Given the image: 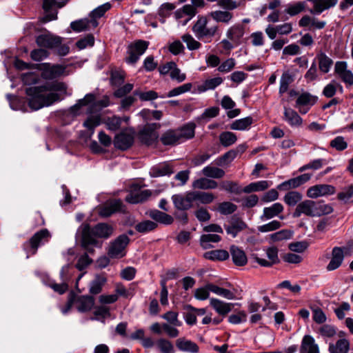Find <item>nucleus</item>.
Returning <instances> with one entry per match:
<instances>
[{
  "label": "nucleus",
  "instance_id": "obj_10",
  "mask_svg": "<svg viewBox=\"0 0 353 353\" xmlns=\"http://www.w3.org/2000/svg\"><path fill=\"white\" fill-rule=\"evenodd\" d=\"M348 253L347 247H334L332 250V257L326 267L327 271H333L338 269L342 264L345 254Z\"/></svg>",
  "mask_w": 353,
  "mask_h": 353
},
{
  "label": "nucleus",
  "instance_id": "obj_4",
  "mask_svg": "<svg viewBox=\"0 0 353 353\" xmlns=\"http://www.w3.org/2000/svg\"><path fill=\"white\" fill-rule=\"evenodd\" d=\"M50 234L47 229H42L36 232L29 240L23 244L25 250L32 255L37 252L39 246L48 241Z\"/></svg>",
  "mask_w": 353,
  "mask_h": 353
},
{
  "label": "nucleus",
  "instance_id": "obj_38",
  "mask_svg": "<svg viewBox=\"0 0 353 353\" xmlns=\"http://www.w3.org/2000/svg\"><path fill=\"white\" fill-rule=\"evenodd\" d=\"M271 185L272 183H270L268 181H260L250 183L244 187L242 191L247 194L254 192L263 191L268 189Z\"/></svg>",
  "mask_w": 353,
  "mask_h": 353
},
{
  "label": "nucleus",
  "instance_id": "obj_34",
  "mask_svg": "<svg viewBox=\"0 0 353 353\" xmlns=\"http://www.w3.org/2000/svg\"><path fill=\"white\" fill-rule=\"evenodd\" d=\"M217 186L218 183L216 181L206 176L198 179L192 183V187L195 189L211 190L216 188Z\"/></svg>",
  "mask_w": 353,
  "mask_h": 353
},
{
  "label": "nucleus",
  "instance_id": "obj_45",
  "mask_svg": "<svg viewBox=\"0 0 353 353\" xmlns=\"http://www.w3.org/2000/svg\"><path fill=\"white\" fill-rule=\"evenodd\" d=\"M316 100L317 98L310 93H303L297 98L296 107L313 105L316 102Z\"/></svg>",
  "mask_w": 353,
  "mask_h": 353
},
{
  "label": "nucleus",
  "instance_id": "obj_49",
  "mask_svg": "<svg viewBox=\"0 0 353 353\" xmlns=\"http://www.w3.org/2000/svg\"><path fill=\"white\" fill-rule=\"evenodd\" d=\"M101 122V118L99 114L90 115L83 122V126L90 130L91 134H93L94 128L99 126Z\"/></svg>",
  "mask_w": 353,
  "mask_h": 353
},
{
  "label": "nucleus",
  "instance_id": "obj_51",
  "mask_svg": "<svg viewBox=\"0 0 353 353\" xmlns=\"http://www.w3.org/2000/svg\"><path fill=\"white\" fill-rule=\"evenodd\" d=\"M221 241V236L218 234H208L201 236V245L203 249H209L212 246L210 243H217Z\"/></svg>",
  "mask_w": 353,
  "mask_h": 353
},
{
  "label": "nucleus",
  "instance_id": "obj_21",
  "mask_svg": "<svg viewBox=\"0 0 353 353\" xmlns=\"http://www.w3.org/2000/svg\"><path fill=\"white\" fill-rule=\"evenodd\" d=\"M313 3V9L310 10L312 14H321L324 10L334 7L338 0H307Z\"/></svg>",
  "mask_w": 353,
  "mask_h": 353
},
{
  "label": "nucleus",
  "instance_id": "obj_11",
  "mask_svg": "<svg viewBox=\"0 0 353 353\" xmlns=\"http://www.w3.org/2000/svg\"><path fill=\"white\" fill-rule=\"evenodd\" d=\"M152 195L150 190H141L138 185H133L130 192L126 196L125 201L136 204L146 201Z\"/></svg>",
  "mask_w": 353,
  "mask_h": 353
},
{
  "label": "nucleus",
  "instance_id": "obj_61",
  "mask_svg": "<svg viewBox=\"0 0 353 353\" xmlns=\"http://www.w3.org/2000/svg\"><path fill=\"white\" fill-rule=\"evenodd\" d=\"M162 318L166 320L170 325L173 326L179 327L182 324L178 319V313L173 311H169L165 313L162 315Z\"/></svg>",
  "mask_w": 353,
  "mask_h": 353
},
{
  "label": "nucleus",
  "instance_id": "obj_54",
  "mask_svg": "<svg viewBox=\"0 0 353 353\" xmlns=\"http://www.w3.org/2000/svg\"><path fill=\"white\" fill-rule=\"evenodd\" d=\"M157 346L161 353H174L172 343L165 339H160L157 341Z\"/></svg>",
  "mask_w": 353,
  "mask_h": 353
},
{
  "label": "nucleus",
  "instance_id": "obj_50",
  "mask_svg": "<svg viewBox=\"0 0 353 353\" xmlns=\"http://www.w3.org/2000/svg\"><path fill=\"white\" fill-rule=\"evenodd\" d=\"M236 140V136L231 132H223L219 135V141L224 147H229L233 145Z\"/></svg>",
  "mask_w": 353,
  "mask_h": 353
},
{
  "label": "nucleus",
  "instance_id": "obj_44",
  "mask_svg": "<svg viewBox=\"0 0 353 353\" xmlns=\"http://www.w3.org/2000/svg\"><path fill=\"white\" fill-rule=\"evenodd\" d=\"M194 202L199 201L201 204L211 203L215 196L212 193L206 192H193Z\"/></svg>",
  "mask_w": 353,
  "mask_h": 353
},
{
  "label": "nucleus",
  "instance_id": "obj_13",
  "mask_svg": "<svg viewBox=\"0 0 353 353\" xmlns=\"http://www.w3.org/2000/svg\"><path fill=\"white\" fill-rule=\"evenodd\" d=\"M315 201L312 200H304L300 202L296 207L292 216L299 218L302 214L309 217H315Z\"/></svg>",
  "mask_w": 353,
  "mask_h": 353
},
{
  "label": "nucleus",
  "instance_id": "obj_6",
  "mask_svg": "<svg viewBox=\"0 0 353 353\" xmlns=\"http://www.w3.org/2000/svg\"><path fill=\"white\" fill-rule=\"evenodd\" d=\"M41 71V77L44 79L52 80L58 78L65 73V67L62 65H52L49 63H43L39 68Z\"/></svg>",
  "mask_w": 353,
  "mask_h": 353
},
{
  "label": "nucleus",
  "instance_id": "obj_59",
  "mask_svg": "<svg viewBox=\"0 0 353 353\" xmlns=\"http://www.w3.org/2000/svg\"><path fill=\"white\" fill-rule=\"evenodd\" d=\"M259 201V199L256 194H250L241 199V205L243 208H252L256 206Z\"/></svg>",
  "mask_w": 353,
  "mask_h": 353
},
{
  "label": "nucleus",
  "instance_id": "obj_18",
  "mask_svg": "<svg viewBox=\"0 0 353 353\" xmlns=\"http://www.w3.org/2000/svg\"><path fill=\"white\" fill-rule=\"evenodd\" d=\"M334 70L345 84L348 85H353V73L351 70H347V65L345 61H337L335 63Z\"/></svg>",
  "mask_w": 353,
  "mask_h": 353
},
{
  "label": "nucleus",
  "instance_id": "obj_48",
  "mask_svg": "<svg viewBox=\"0 0 353 353\" xmlns=\"http://www.w3.org/2000/svg\"><path fill=\"white\" fill-rule=\"evenodd\" d=\"M253 122V119L251 117H247L243 119H238L234 121L230 128L234 130H244L247 129Z\"/></svg>",
  "mask_w": 353,
  "mask_h": 353
},
{
  "label": "nucleus",
  "instance_id": "obj_5",
  "mask_svg": "<svg viewBox=\"0 0 353 353\" xmlns=\"http://www.w3.org/2000/svg\"><path fill=\"white\" fill-rule=\"evenodd\" d=\"M130 239L125 234L119 236L111 243L108 249V256L112 259L122 258L125 255V248Z\"/></svg>",
  "mask_w": 353,
  "mask_h": 353
},
{
  "label": "nucleus",
  "instance_id": "obj_16",
  "mask_svg": "<svg viewBox=\"0 0 353 353\" xmlns=\"http://www.w3.org/2000/svg\"><path fill=\"white\" fill-rule=\"evenodd\" d=\"M311 178V174L306 173L296 177L285 181L277 186V189L281 191H288L295 189L307 182Z\"/></svg>",
  "mask_w": 353,
  "mask_h": 353
},
{
  "label": "nucleus",
  "instance_id": "obj_25",
  "mask_svg": "<svg viewBox=\"0 0 353 353\" xmlns=\"http://www.w3.org/2000/svg\"><path fill=\"white\" fill-rule=\"evenodd\" d=\"M316 60H317L316 64L318 63L319 69L323 74L328 73L334 63L333 60L322 51L316 54Z\"/></svg>",
  "mask_w": 353,
  "mask_h": 353
},
{
  "label": "nucleus",
  "instance_id": "obj_3",
  "mask_svg": "<svg viewBox=\"0 0 353 353\" xmlns=\"http://www.w3.org/2000/svg\"><path fill=\"white\" fill-rule=\"evenodd\" d=\"M208 22L207 17L201 16L199 17L196 22L193 26L192 31L199 39H211L216 34L218 26L208 27Z\"/></svg>",
  "mask_w": 353,
  "mask_h": 353
},
{
  "label": "nucleus",
  "instance_id": "obj_7",
  "mask_svg": "<svg viewBox=\"0 0 353 353\" xmlns=\"http://www.w3.org/2000/svg\"><path fill=\"white\" fill-rule=\"evenodd\" d=\"M35 41L39 47L54 49L61 44L62 38L46 31L38 35L36 37Z\"/></svg>",
  "mask_w": 353,
  "mask_h": 353
},
{
  "label": "nucleus",
  "instance_id": "obj_22",
  "mask_svg": "<svg viewBox=\"0 0 353 353\" xmlns=\"http://www.w3.org/2000/svg\"><path fill=\"white\" fill-rule=\"evenodd\" d=\"M245 33L244 26L240 23L231 26L226 32L227 37L235 45L241 43V39Z\"/></svg>",
  "mask_w": 353,
  "mask_h": 353
},
{
  "label": "nucleus",
  "instance_id": "obj_1",
  "mask_svg": "<svg viewBox=\"0 0 353 353\" xmlns=\"http://www.w3.org/2000/svg\"><path fill=\"white\" fill-rule=\"evenodd\" d=\"M67 86L63 82H47L39 86L30 87L26 92L29 97L28 105L33 110L50 106L62 100L61 94H66Z\"/></svg>",
  "mask_w": 353,
  "mask_h": 353
},
{
  "label": "nucleus",
  "instance_id": "obj_19",
  "mask_svg": "<svg viewBox=\"0 0 353 353\" xmlns=\"http://www.w3.org/2000/svg\"><path fill=\"white\" fill-rule=\"evenodd\" d=\"M247 228L246 223L236 215L232 216L229 221V225H225V228L228 234L233 237L236 236L239 232Z\"/></svg>",
  "mask_w": 353,
  "mask_h": 353
},
{
  "label": "nucleus",
  "instance_id": "obj_30",
  "mask_svg": "<svg viewBox=\"0 0 353 353\" xmlns=\"http://www.w3.org/2000/svg\"><path fill=\"white\" fill-rule=\"evenodd\" d=\"M176 346L180 351L190 353H198L199 350L196 343L183 337L176 339Z\"/></svg>",
  "mask_w": 353,
  "mask_h": 353
},
{
  "label": "nucleus",
  "instance_id": "obj_41",
  "mask_svg": "<svg viewBox=\"0 0 353 353\" xmlns=\"http://www.w3.org/2000/svg\"><path fill=\"white\" fill-rule=\"evenodd\" d=\"M229 253L225 250H215L203 254V257L211 261H225L229 258Z\"/></svg>",
  "mask_w": 353,
  "mask_h": 353
},
{
  "label": "nucleus",
  "instance_id": "obj_36",
  "mask_svg": "<svg viewBox=\"0 0 353 353\" xmlns=\"http://www.w3.org/2000/svg\"><path fill=\"white\" fill-rule=\"evenodd\" d=\"M149 216L153 220L165 225L172 224L174 221V219L172 216L158 210H151Z\"/></svg>",
  "mask_w": 353,
  "mask_h": 353
},
{
  "label": "nucleus",
  "instance_id": "obj_17",
  "mask_svg": "<svg viewBox=\"0 0 353 353\" xmlns=\"http://www.w3.org/2000/svg\"><path fill=\"white\" fill-rule=\"evenodd\" d=\"M157 128L158 125L157 123H149L145 125L139 134V137L141 141L146 145L152 144L158 137L156 132V129Z\"/></svg>",
  "mask_w": 353,
  "mask_h": 353
},
{
  "label": "nucleus",
  "instance_id": "obj_33",
  "mask_svg": "<svg viewBox=\"0 0 353 353\" xmlns=\"http://www.w3.org/2000/svg\"><path fill=\"white\" fill-rule=\"evenodd\" d=\"M173 172L172 168L170 165V164L167 163H161L153 166L150 171V175L152 177H159L163 176L165 175H170Z\"/></svg>",
  "mask_w": 353,
  "mask_h": 353
},
{
  "label": "nucleus",
  "instance_id": "obj_64",
  "mask_svg": "<svg viewBox=\"0 0 353 353\" xmlns=\"http://www.w3.org/2000/svg\"><path fill=\"white\" fill-rule=\"evenodd\" d=\"M304 77L307 82H311L318 79V70L316 62L315 61L312 62L310 68L305 74Z\"/></svg>",
  "mask_w": 353,
  "mask_h": 353
},
{
  "label": "nucleus",
  "instance_id": "obj_52",
  "mask_svg": "<svg viewBox=\"0 0 353 353\" xmlns=\"http://www.w3.org/2000/svg\"><path fill=\"white\" fill-rule=\"evenodd\" d=\"M294 81L292 75L288 72L283 73L280 80L279 93L281 94L285 93L288 90L289 85Z\"/></svg>",
  "mask_w": 353,
  "mask_h": 353
},
{
  "label": "nucleus",
  "instance_id": "obj_9",
  "mask_svg": "<svg viewBox=\"0 0 353 353\" xmlns=\"http://www.w3.org/2000/svg\"><path fill=\"white\" fill-rule=\"evenodd\" d=\"M172 201L176 209L180 210H188L193 206L194 202L193 192L174 194L172 196Z\"/></svg>",
  "mask_w": 353,
  "mask_h": 353
},
{
  "label": "nucleus",
  "instance_id": "obj_23",
  "mask_svg": "<svg viewBox=\"0 0 353 353\" xmlns=\"http://www.w3.org/2000/svg\"><path fill=\"white\" fill-rule=\"evenodd\" d=\"M231 10H216L210 12L208 16L217 23L228 24L233 19L234 14Z\"/></svg>",
  "mask_w": 353,
  "mask_h": 353
},
{
  "label": "nucleus",
  "instance_id": "obj_40",
  "mask_svg": "<svg viewBox=\"0 0 353 353\" xmlns=\"http://www.w3.org/2000/svg\"><path fill=\"white\" fill-rule=\"evenodd\" d=\"M202 174L208 178L221 179L225 176V171L217 167L207 165L201 170Z\"/></svg>",
  "mask_w": 353,
  "mask_h": 353
},
{
  "label": "nucleus",
  "instance_id": "obj_37",
  "mask_svg": "<svg viewBox=\"0 0 353 353\" xmlns=\"http://www.w3.org/2000/svg\"><path fill=\"white\" fill-rule=\"evenodd\" d=\"M195 127L194 123H188L181 128L176 129L181 141L193 138L194 137Z\"/></svg>",
  "mask_w": 353,
  "mask_h": 353
},
{
  "label": "nucleus",
  "instance_id": "obj_14",
  "mask_svg": "<svg viewBox=\"0 0 353 353\" xmlns=\"http://www.w3.org/2000/svg\"><path fill=\"white\" fill-rule=\"evenodd\" d=\"M335 188L328 184H319L311 186L307 190V196L311 199L334 194Z\"/></svg>",
  "mask_w": 353,
  "mask_h": 353
},
{
  "label": "nucleus",
  "instance_id": "obj_60",
  "mask_svg": "<svg viewBox=\"0 0 353 353\" xmlns=\"http://www.w3.org/2000/svg\"><path fill=\"white\" fill-rule=\"evenodd\" d=\"M182 41L187 45V48L190 50L199 49L201 43L194 39V38L190 34H185L181 37Z\"/></svg>",
  "mask_w": 353,
  "mask_h": 353
},
{
  "label": "nucleus",
  "instance_id": "obj_55",
  "mask_svg": "<svg viewBox=\"0 0 353 353\" xmlns=\"http://www.w3.org/2000/svg\"><path fill=\"white\" fill-rule=\"evenodd\" d=\"M122 119L117 116H113L105 119L104 123L106 128L111 131H116L121 127Z\"/></svg>",
  "mask_w": 353,
  "mask_h": 353
},
{
  "label": "nucleus",
  "instance_id": "obj_15",
  "mask_svg": "<svg viewBox=\"0 0 353 353\" xmlns=\"http://www.w3.org/2000/svg\"><path fill=\"white\" fill-rule=\"evenodd\" d=\"M74 303L76 309L81 313L90 312L94 305V298L91 295L76 296L74 294Z\"/></svg>",
  "mask_w": 353,
  "mask_h": 353
},
{
  "label": "nucleus",
  "instance_id": "obj_26",
  "mask_svg": "<svg viewBox=\"0 0 353 353\" xmlns=\"http://www.w3.org/2000/svg\"><path fill=\"white\" fill-rule=\"evenodd\" d=\"M99 23L96 19H82L78 21H72L70 23L71 28L75 32H82L89 30L90 27L94 28Z\"/></svg>",
  "mask_w": 353,
  "mask_h": 353
},
{
  "label": "nucleus",
  "instance_id": "obj_29",
  "mask_svg": "<svg viewBox=\"0 0 353 353\" xmlns=\"http://www.w3.org/2000/svg\"><path fill=\"white\" fill-rule=\"evenodd\" d=\"M301 353H319V346L315 343L314 338L310 335H305L302 340L300 348Z\"/></svg>",
  "mask_w": 353,
  "mask_h": 353
},
{
  "label": "nucleus",
  "instance_id": "obj_42",
  "mask_svg": "<svg viewBox=\"0 0 353 353\" xmlns=\"http://www.w3.org/2000/svg\"><path fill=\"white\" fill-rule=\"evenodd\" d=\"M302 198L303 195L299 192L290 191L285 194L283 201L289 206H295L301 202Z\"/></svg>",
  "mask_w": 353,
  "mask_h": 353
},
{
  "label": "nucleus",
  "instance_id": "obj_57",
  "mask_svg": "<svg viewBox=\"0 0 353 353\" xmlns=\"http://www.w3.org/2000/svg\"><path fill=\"white\" fill-rule=\"evenodd\" d=\"M94 99L95 97L94 94H88L85 96L83 99H79L75 105L72 106L70 108V110L73 113H76V112L78 111L81 108V107L86 105L88 103L93 102Z\"/></svg>",
  "mask_w": 353,
  "mask_h": 353
},
{
  "label": "nucleus",
  "instance_id": "obj_56",
  "mask_svg": "<svg viewBox=\"0 0 353 353\" xmlns=\"http://www.w3.org/2000/svg\"><path fill=\"white\" fill-rule=\"evenodd\" d=\"M237 206L229 201H225L219 203L218 210L221 214L228 215L234 212Z\"/></svg>",
  "mask_w": 353,
  "mask_h": 353
},
{
  "label": "nucleus",
  "instance_id": "obj_35",
  "mask_svg": "<svg viewBox=\"0 0 353 353\" xmlns=\"http://www.w3.org/2000/svg\"><path fill=\"white\" fill-rule=\"evenodd\" d=\"M161 141L165 145H172L181 142L176 130H169L165 132L161 137Z\"/></svg>",
  "mask_w": 353,
  "mask_h": 353
},
{
  "label": "nucleus",
  "instance_id": "obj_39",
  "mask_svg": "<svg viewBox=\"0 0 353 353\" xmlns=\"http://www.w3.org/2000/svg\"><path fill=\"white\" fill-rule=\"evenodd\" d=\"M350 349V343L345 339H339L335 344L330 343L329 351L330 353H347Z\"/></svg>",
  "mask_w": 353,
  "mask_h": 353
},
{
  "label": "nucleus",
  "instance_id": "obj_2",
  "mask_svg": "<svg viewBox=\"0 0 353 353\" xmlns=\"http://www.w3.org/2000/svg\"><path fill=\"white\" fill-rule=\"evenodd\" d=\"M114 230L112 225L105 223H99L92 228L88 223H83L78 230V232L81 234V246L88 252L92 253L94 250L90 246L99 245L97 238L108 239L112 235Z\"/></svg>",
  "mask_w": 353,
  "mask_h": 353
},
{
  "label": "nucleus",
  "instance_id": "obj_58",
  "mask_svg": "<svg viewBox=\"0 0 353 353\" xmlns=\"http://www.w3.org/2000/svg\"><path fill=\"white\" fill-rule=\"evenodd\" d=\"M94 315L95 317L91 318L92 320H99L101 318L105 319L110 315L109 307L104 305L97 306L94 308ZM102 322L104 323V320Z\"/></svg>",
  "mask_w": 353,
  "mask_h": 353
},
{
  "label": "nucleus",
  "instance_id": "obj_43",
  "mask_svg": "<svg viewBox=\"0 0 353 353\" xmlns=\"http://www.w3.org/2000/svg\"><path fill=\"white\" fill-rule=\"evenodd\" d=\"M315 217L330 214L333 212L331 205L325 203L323 201H315Z\"/></svg>",
  "mask_w": 353,
  "mask_h": 353
},
{
  "label": "nucleus",
  "instance_id": "obj_62",
  "mask_svg": "<svg viewBox=\"0 0 353 353\" xmlns=\"http://www.w3.org/2000/svg\"><path fill=\"white\" fill-rule=\"evenodd\" d=\"M111 8V5L109 3H105L103 5L99 6L94 10H92L90 13L91 19H96L97 18H100L104 15L105 12L110 10Z\"/></svg>",
  "mask_w": 353,
  "mask_h": 353
},
{
  "label": "nucleus",
  "instance_id": "obj_8",
  "mask_svg": "<svg viewBox=\"0 0 353 353\" xmlns=\"http://www.w3.org/2000/svg\"><path fill=\"white\" fill-rule=\"evenodd\" d=\"M149 43L145 41L139 40L128 46V52L129 57L126 59L127 62L135 63L139 57L145 52Z\"/></svg>",
  "mask_w": 353,
  "mask_h": 353
},
{
  "label": "nucleus",
  "instance_id": "obj_46",
  "mask_svg": "<svg viewBox=\"0 0 353 353\" xmlns=\"http://www.w3.org/2000/svg\"><path fill=\"white\" fill-rule=\"evenodd\" d=\"M157 227V224L150 220H145L135 225V230L140 233H147L154 230Z\"/></svg>",
  "mask_w": 353,
  "mask_h": 353
},
{
  "label": "nucleus",
  "instance_id": "obj_53",
  "mask_svg": "<svg viewBox=\"0 0 353 353\" xmlns=\"http://www.w3.org/2000/svg\"><path fill=\"white\" fill-rule=\"evenodd\" d=\"M223 79L221 77H215L210 79H207L202 85L199 87L200 92H205L208 90L214 89L216 87L221 84Z\"/></svg>",
  "mask_w": 353,
  "mask_h": 353
},
{
  "label": "nucleus",
  "instance_id": "obj_32",
  "mask_svg": "<svg viewBox=\"0 0 353 353\" xmlns=\"http://www.w3.org/2000/svg\"><path fill=\"white\" fill-rule=\"evenodd\" d=\"M284 119L292 127H299L303 122L298 113L290 108H284Z\"/></svg>",
  "mask_w": 353,
  "mask_h": 353
},
{
  "label": "nucleus",
  "instance_id": "obj_28",
  "mask_svg": "<svg viewBox=\"0 0 353 353\" xmlns=\"http://www.w3.org/2000/svg\"><path fill=\"white\" fill-rule=\"evenodd\" d=\"M107 282V279L103 274H97L91 281L89 285V292L92 295H97L102 292L103 287Z\"/></svg>",
  "mask_w": 353,
  "mask_h": 353
},
{
  "label": "nucleus",
  "instance_id": "obj_12",
  "mask_svg": "<svg viewBox=\"0 0 353 353\" xmlns=\"http://www.w3.org/2000/svg\"><path fill=\"white\" fill-rule=\"evenodd\" d=\"M124 206L121 200L114 199L107 201L99 208V214L102 217H108L118 212H124Z\"/></svg>",
  "mask_w": 353,
  "mask_h": 353
},
{
  "label": "nucleus",
  "instance_id": "obj_31",
  "mask_svg": "<svg viewBox=\"0 0 353 353\" xmlns=\"http://www.w3.org/2000/svg\"><path fill=\"white\" fill-rule=\"evenodd\" d=\"M233 263L237 266H243L247 262V256L243 250L236 245H232L230 248Z\"/></svg>",
  "mask_w": 353,
  "mask_h": 353
},
{
  "label": "nucleus",
  "instance_id": "obj_47",
  "mask_svg": "<svg viewBox=\"0 0 353 353\" xmlns=\"http://www.w3.org/2000/svg\"><path fill=\"white\" fill-rule=\"evenodd\" d=\"M68 268H69L68 265H65V266L63 267V268L61 271V276L63 278V283H53L50 285V288L52 289H53L54 292H57L60 294L65 293L67 291L68 288V284L65 283L66 279L64 277L65 271L67 269H68Z\"/></svg>",
  "mask_w": 353,
  "mask_h": 353
},
{
  "label": "nucleus",
  "instance_id": "obj_24",
  "mask_svg": "<svg viewBox=\"0 0 353 353\" xmlns=\"http://www.w3.org/2000/svg\"><path fill=\"white\" fill-rule=\"evenodd\" d=\"M210 305L219 315L225 316L232 310L234 303H225L220 299L211 298L210 299Z\"/></svg>",
  "mask_w": 353,
  "mask_h": 353
},
{
  "label": "nucleus",
  "instance_id": "obj_20",
  "mask_svg": "<svg viewBox=\"0 0 353 353\" xmlns=\"http://www.w3.org/2000/svg\"><path fill=\"white\" fill-rule=\"evenodd\" d=\"M133 142V134L127 132H121L117 134L114 139V146L122 150L128 149L132 145Z\"/></svg>",
  "mask_w": 353,
  "mask_h": 353
},
{
  "label": "nucleus",
  "instance_id": "obj_27",
  "mask_svg": "<svg viewBox=\"0 0 353 353\" xmlns=\"http://www.w3.org/2000/svg\"><path fill=\"white\" fill-rule=\"evenodd\" d=\"M284 210V207L281 203H274L270 206L263 208V214L261 216L262 220H268L278 216Z\"/></svg>",
  "mask_w": 353,
  "mask_h": 353
},
{
  "label": "nucleus",
  "instance_id": "obj_63",
  "mask_svg": "<svg viewBox=\"0 0 353 353\" xmlns=\"http://www.w3.org/2000/svg\"><path fill=\"white\" fill-rule=\"evenodd\" d=\"M337 198L345 203L353 202V186H350L339 192Z\"/></svg>",
  "mask_w": 353,
  "mask_h": 353
}]
</instances>
